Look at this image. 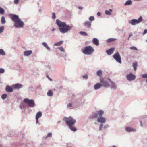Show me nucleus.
Masks as SVG:
<instances>
[{"label": "nucleus", "mask_w": 147, "mask_h": 147, "mask_svg": "<svg viewBox=\"0 0 147 147\" xmlns=\"http://www.w3.org/2000/svg\"><path fill=\"white\" fill-rule=\"evenodd\" d=\"M56 23L59 27V29L61 33L65 34L67 33L69 30L72 28L71 26L67 25L66 22H62L59 19H57Z\"/></svg>", "instance_id": "nucleus-1"}, {"label": "nucleus", "mask_w": 147, "mask_h": 147, "mask_svg": "<svg viewBox=\"0 0 147 147\" xmlns=\"http://www.w3.org/2000/svg\"><path fill=\"white\" fill-rule=\"evenodd\" d=\"M11 19L14 22V26L16 28H22L24 25V22L22 21L18 15H11Z\"/></svg>", "instance_id": "nucleus-2"}, {"label": "nucleus", "mask_w": 147, "mask_h": 147, "mask_svg": "<svg viewBox=\"0 0 147 147\" xmlns=\"http://www.w3.org/2000/svg\"><path fill=\"white\" fill-rule=\"evenodd\" d=\"M139 122L141 127L146 128L147 127V115L141 116L139 118Z\"/></svg>", "instance_id": "nucleus-3"}, {"label": "nucleus", "mask_w": 147, "mask_h": 147, "mask_svg": "<svg viewBox=\"0 0 147 147\" xmlns=\"http://www.w3.org/2000/svg\"><path fill=\"white\" fill-rule=\"evenodd\" d=\"M63 120L65 122L66 124L68 127L73 125L76 122V120L71 116L68 117H65Z\"/></svg>", "instance_id": "nucleus-4"}, {"label": "nucleus", "mask_w": 147, "mask_h": 147, "mask_svg": "<svg viewBox=\"0 0 147 147\" xmlns=\"http://www.w3.org/2000/svg\"><path fill=\"white\" fill-rule=\"evenodd\" d=\"M94 49L90 45L86 47L82 51L83 53L86 55H91L94 52Z\"/></svg>", "instance_id": "nucleus-5"}, {"label": "nucleus", "mask_w": 147, "mask_h": 147, "mask_svg": "<svg viewBox=\"0 0 147 147\" xmlns=\"http://www.w3.org/2000/svg\"><path fill=\"white\" fill-rule=\"evenodd\" d=\"M104 111L102 110H100L97 111V112H92L89 116L88 118L89 119H94L97 118L98 116L103 115Z\"/></svg>", "instance_id": "nucleus-6"}, {"label": "nucleus", "mask_w": 147, "mask_h": 147, "mask_svg": "<svg viewBox=\"0 0 147 147\" xmlns=\"http://www.w3.org/2000/svg\"><path fill=\"white\" fill-rule=\"evenodd\" d=\"M142 20V17L140 16L139 18L137 19H132L128 21L129 23L131 24L132 26H135L136 24L140 23Z\"/></svg>", "instance_id": "nucleus-7"}, {"label": "nucleus", "mask_w": 147, "mask_h": 147, "mask_svg": "<svg viewBox=\"0 0 147 147\" xmlns=\"http://www.w3.org/2000/svg\"><path fill=\"white\" fill-rule=\"evenodd\" d=\"M23 102L27 104L30 107H33L35 105L34 101L33 99L26 98L24 100Z\"/></svg>", "instance_id": "nucleus-8"}, {"label": "nucleus", "mask_w": 147, "mask_h": 147, "mask_svg": "<svg viewBox=\"0 0 147 147\" xmlns=\"http://www.w3.org/2000/svg\"><path fill=\"white\" fill-rule=\"evenodd\" d=\"M113 57L116 61L119 63L121 64L122 63L120 55L118 52L115 53L113 56Z\"/></svg>", "instance_id": "nucleus-9"}, {"label": "nucleus", "mask_w": 147, "mask_h": 147, "mask_svg": "<svg viewBox=\"0 0 147 147\" xmlns=\"http://www.w3.org/2000/svg\"><path fill=\"white\" fill-rule=\"evenodd\" d=\"M127 79L130 81L134 80L136 79V76L132 73H130L126 76Z\"/></svg>", "instance_id": "nucleus-10"}, {"label": "nucleus", "mask_w": 147, "mask_h": 147, "mask_svg": "<svg viewBox=\"0 0 147 147\" xmlns=\"http://www.w3.org/2000/svg\"><path fill=\"white\" fill-rule=\"evenodd\" d=\"M100 82L102 84V86L105 87H108L110 86V85L108 83L107 81L105 80L103 78L100 79Z\"/></svg>", "instance_id": "nucleus-11"}, {"label": "nucleus", "mask_w": 147, "mask_h": 147, "mask_svg": "<svg viewBox=\"0 0 147 147\" xmlns=\"http://www.w3.org/2000/svg\"><path fill=\"white\" fill-rule=\"evenodd\" d=\"M102 115L98 116L97 119V122L100 123H105L106 121V120L105 118L102 116Z\"/></svg>", "instance_id": "nucleus-12"}, {"label": "nucleus", "mask_w": 147, "mask_h": 147, "mask_svg": "<svg viewBox=\"0 0 147 147\" xmlns=\"http://www.w3.org/2000/svg\"><path fill=\"white\" fill-rule=\"evenodd\" d=\"M12 86L14 89H20L23 87V85L20 83H16L13 85Z\"/></svg>", "instance_id": "nucleus-13"}, {"label": "nucleus", "mask_w": 147, "mask_h": 147, "mask_svg": "<svg viewBox=\"0 0 147 147\" xmlns=\"http://www.w3.org/2000/svg\"><path fill=\"white\" fill-rule=\"evenodd\" d=\"M91 22L89 21H85L83 24L84 26L88 28H90L91 26Z\"/></svg>", "instance_id": "nucleus-14"}, {"label": "nucleus", "mask_w": 147, "mask_h": 147, "mask_svg": "<svg viewBox=\"0 0 147 147\" xmlns=\"http://www.w3.org/2000/svg\"><path fill=\"white\" fill-rule=\"evenodd\" d=\"M125 129L126 131L128 132H134L136 131L135 129L130 127H126Z\"/></svg>", "instance_id": "nucleus-15"}, {"label": "nucleus", "mask_w": 147, "mask_h": 147, "mask_svg": "<svg viewBox=\"0 0 147 147\" xmlns=\"http://www.w3.org/2000/svg\"><path fill=\"white\" fill-rule=\"evenodd\" d=\"M114 50V48L112 47L110 49H109L106 50V52L107 54V55H111L113 53Z\"/></svg>", "instance_id": "nucleus-16"}, {"label": "nucleus", "mask_w": 147, "mask_h": 147, "mask_svg": "<svg viewBox=\"0 0 147 147\" xmlns=\"http://www.w3.org/2000/svg\"><path fill=\"white\" fill-rule=\"evenodd\" d=\"M102 86V84L100 83H97L95 84L94 88L95 90H97L100 89Z\"/></svg>", "instance_id": "nucleus-17"}, {"label": "nucleus", "mask_w": 147, "mask_h": 147, "mask_svg": "<svg viewBox=\"0 0 147 147\" xmlns=\"http://www.w3.org/2000/svg\"><path fill=\"white\" fill-rule=\"evenodd\" d=\"M5 90L8 92H11L13 91V88L9 85H7L5 88Z\"/></svg>", "instance_id": "nucleus-18"}, {"label": "nucleus", "mask_w": 147, "mask_h": 147, "mask_svg": "<svg viewBox=\"0 0 147 147\" xmlns=\"http://www.w3.org/2000/svg\"><path fill=\"white\" fill-rule=\"evenodd\" d=\"M109 81L111 83V88L112 89H115L116 88V87L113 82L110 79H108Z\"/></svg>", "instance_id": "nucleus-19"}, {"label": "nucleus", "mask_w": 147, "mask_h": 147, "mask_svg": "<svg viewBox=\"0 0 147 147\" xmlns=\"http://www.w3.org/2000/svg\"><path fill=\"white\" fill-rule=\"evenodd\" d=\"M92 43L94 44L96 46H98L99 45V40L97 38H94L93 39Z\"/></svg>", "instance_id": "nucleus-20"}, {"label": "nucleus", "mask_w": 147, "mask_h": 147, "mask_svg": "<svg viewBox=\"0 0 147 147\" xmlns=\"http://www.w3.org/2000/svg\"><path fill=\"white\" fill-rule=\"evenodd\" d=\"M32 51L31 50L26 51L24 52V54L25 56H27L31 54Z\"/></svg>", "instance_id": "nucleus-21"}, {"label": "nucleus", "mask_w": 147, "mask_h": 147, "mask_svg": "<svg viewBox=\"0 0 147 147\" xmlns=\"http://www.w3.org/2000/svg\"><path fill=\"white\" fill-rule=\"evenodd\" d=\"M42 45L47 50L49 51L50 50V48L49 46L45 42H43L42 43Z\"/></svg>", "instance_id": "nucleus-22"}, {"label": "nucleus", "mask_w": 147, "mask_h": 147, "mask_svg": "<svg viewBox=\"0 0 147 147\" xmlns=\"http://www.w3.org/2000/svg\"><path fill=\"white\" fill-rule=\"evenodd\" d=\"M68 127L71 131L73 132H76L77 130L76 128L73 125Z\"/></svg>", "instance_id": "nucleus-23"}, {"label": "nucleus", "mask_w": 147, "mask_h": 147, "mask_svg": "<svg viewBox=\"0 0 147 147\" xmlns=\"http://www.w3.org/2000/svg\"><path fill=\"white\" fill-rule=\"evenodd\" d=\"M74 108V105L71 103H69L67 105V108L70 109H73Z\"/></svg>", "instance_id": "nucleus-24"}, {"label": "nucleus", "mask_w": 147, "mask_h": 147, "mask_svg": "<svg viewBox=\"0 0 147 147\" xmlns=\"http://www.w3.org/2000/svg\"><path fill=\"white\" fill-rule=\"evenodd\" d=\"M132 2L131 0H128L126 2L124 5L125 6H127V5H132Z\"/></svg>", "instance_id": "nucleus-25"}, {"label": "nucleus", "mask_w": 147, "mask_h": 147, "mask_svg": "<svg viewBox=\"0 0 147 147\" xmlns=\"http://www.w3.org/2000/svg\"><path fill=\"white\" fill-rule=\"evenodd\" d=\"M63 41H60L59 42H57L56 43H55L53 44V46H60L63 43Z\"/></svg>", "instance_id": "nucleus-26"}, {"label": "nucleus", "mask_w": 147, "mask_h": 147, "mask_svg": "<svg viewBox=\"0 0 147 147\" xmlns=\"http://www.w3.org/2000/svg\"><path fill=\"white\" fill-rule=\"evenodd\" d=\"M42 113L40 111H39L37 113L36 115V118L38 119L42 116Z\"/></svg>", "instance_id": "nucleus-27"}, {"label": "nucleus", "mask_w": 147, "mask_h": 147, "mask_svg": "<svg viewBox=\"0 0 147 147\" xmlns=\"http://www.w3.org/2000/svg\"><path fill=\"white\" fill-rule=\"evenodd\" d=\"M96 74L97 76L99 77H101L102 76V71L100 70H99L98 71L96 72Z\"/></svg>", "instance_id": "nucleus-28"}, {"label": "nucleus", "mask_w": 147, "mask_h": 147, "mask_svg": "<svg viewBox=\"0 0 147 147\" xmlns=\"http://www.w3.org/2000/svg\"><path fill=\"white\" fill-rule=\"evenodd\" d=\"M1 22L2 24H4L6 23L5 19L4 16H2L1 17Z\"/></svg>", "instance_id": "nucleus-29"}, {"label": "nucleus", "mask_w": 147, "mask_h": 147, "mask_svg": "<svg viewBox=\"0 0 147 147\" xmlns=\"http://www.w3.org/2000/svg\"><path fill=\"white\" fill-rule=\"evenodd\" d=\"M132 66L133 67L134 70L136 71L137 69V67L138 66L137 63V62H134L133 63Z\"/></svg>", "instance_id": "nucleus-30"}, {"label": "nucleus", "mask_w": 147, "mask_h": 147, "mask_svg": "<svg viewBox=\"0 0 147 147\" xmlns=\"http://www.w3.org/2000/svg\"><path fill=\"white\" fill-rule=\"evenodd\" d=\"M116 40V38H110L107 40V42L108 43H110Z\"/></svg>", "instance_id": "nucleus-31"}, {"label": "nucleus", "mask_w": 147, "mask_h": 147, "mask_svg": "<svg viewBox=\"0 0 147 147\" xmlns=\"http://www.w3.org/2000/svg\"><path fill=\"white\" fill-rule=\"evenodd\" d=\"M103 123H100L99 125V131H101L104 129V125Z\"/></svg>", "instance_id": "nucleus-32"}, {"label": "nucleus", "mask_w": 147, "mask_h": 147, "mask_svg": "<svg viewBox=\"0 0 147 147\" xmlns=\"http://www.w3.org/2000/svg\"><path fill=\"white\" fill-rule=\"evenodd\" d=\"M47 95L49 96H52L53 95V93L52 91L51 90H49L47 93Z\"/></svg>", "instance_id": "nucleus-33"}, {"label": "nucleus", "mask_w": 147, "mask_h": 147, "mask_svg": "<svg viewBox=\"0 0 147 147\" xmlns=\"http://www.w3.org/2000/svg\"><path fill=\"white\" fill-rule=\"evenodd\" d=\"M79 33L80 35L82 36H87L88 35V34L86 32L84 31H80Z\"/></svg>", "instance_id": "nucleus-34"}, {"label": "nucleus", "mask_w": 147, "mask_h": 147, "mask_svg": "<svg viewBox=\"0 0 147 147\" xmlns=\"http://www.w3.org/2000/svg\"><path fill=\"white\" fill-rule=\"evenodd\" d=\"M52 136V133L51 132L49 133L45 137V139H46L48 137H51Z\"/></svg>", "instance_id": "nucleus-35"}, {"label": "nucleus", "mask_w": 147, "mask_h": 147, "mask_svg": "<svg viewBox=\"0 0 147 147\" xmlns=\"http://www.w3.org/2000/svg\"><path fill=\"white\" fill-rule=\"evenodd\" d=\"M0 55H5V53L4 50L2 49H0Z\"/></svg>", "instance_id": "nucleus-36"}, {"label": "nucleus", "mask_w": 147, "mask_h": 147, "mask_svg": "<svg viewBox=\"0 0 147 147\" xmlns=\"http://www.w3.org/2000/svg\"><path fill=\"white\" fill-rule=\"evenodd\" d=\"M5 12V10L2 8L0 7V14L1 15L3 14Z\"/></svg>", "instance_id": "nucleus-37"}, {"label": "nucleus", "mask_w": 147, "mask_h": 147, "mask_svg": "<svg viewBox=\"0 0 147 147\" xmlns=\"http://www.w3.org/2000/svg\"><path fill=\"white\" fill-rule=\"evenodd\" d=\"M26 105L24 104H22L20 105V108L22 109H24L26 107Z\"/></svg>", "instance_id": "nucleus-38"}, {"label": "nucleus", "mask_w": 147, "mask_h": 147, "mask_svg": "<svg viewBox=\"0 0 147 147\" xmlns=\"http://www.w3.org/2000/svg\"><path fill=\"white\" fill-rule=\"evenodd\" d=\"M7 97V95L6 94H3L1 96V98L3 100H5Z\"/></svg>", "instance_id": "nucleus-39"}, {"label": "nucleus", "mask_w": 147, "mask_h": 147, "mask_svg": "<svg viewBox=\"0 0 147 147\" xmlns=\"http://www.w3.org/2000/svg\"><path fill=\"white\" fill-rule=\"evenodd\" d=\"M89 20L90 22L93 21L94 20V17L93 16H91L89 18Z\"/></svg>", "instance_id": "nucleus-40"}, {"label": "nucleus", "mask_w": 147, "mask_h": 147, "mask_svg": "<svg viewBox=\"0 0 147 147\" xmlns=\"http://www.w3.org/2000/svg\"><path fill=\"white\" fill-rule=\"evenodd\" d=\"M59 49L62 52H64L65 51V49L63 47L61 46L59 47Z\"/></svg>", "instance_id": "nucleus-41"}, {"label": "nucleus", "mask_w": 147, "mask_h": 147, "mask_svg": "<svg viewBox=\"0 0 147 147\" xmlns=\"http://www.w3.org/2000/svg\"><path fill=\"white\" fill-rule=\"evenodd\" d=\"M105 13L107 15H109L111 14V12L108 10H105Z\"/></svg>", "instance_id": "nucleus-42"}, {"label": "nucleus", "mask_w": 147, "mask_h": 147, "mask_svg": "<svg viewBox=\"0 0 147 147\" xmlns=\"http://www.w3.org/2000/svg\"><path fill=\"white\" fill-rule=\"evenodd\" d=\"M4 30V27L1 26L0 27V33H2L3 31Z\"/></svg>", "instance_id": "nucleus-43"}, {"label": "nucleus", "mask_w": 147, "mask_h": 147, "mask_svg": "<svg viewBox=\"0 0 147 147\" xmlns=\"http://www.w3.org/2000/svg\"><path fill=\"white\" fill-rule=\"evenodd\" d=\"M130 49L132 50H137L138 49L136 47L134 46H131L130 47Z\"/></svg>", "instance_id": "nucleus-44"}, {"label": "nucleus", "mask_w": 147, "mask_h": 147, "mask_svg": "<svg viewBox=\"0 0 147 147\" xmlns=\"http://www.w3.org/2000/svg\"><path fill=\"white\" fill-rule=\"evenodd\" d=\"M142 77L144 78H147L146 82L147 83V74H143L142 75Z\"/></svg>", "instance_id": "nucleus-45"}, {"label": "nucleus", "mask_w": 147, "mask_h": 147, "mask_svg": "<svg viewBox=\"0 0 147 147\" xmlns=\"http://www.w3.org/2000/svg\"><path fill=\"white\" fill-rule=\"evenodd\" d=\"M83 78L85 79H88V75L87 74H86L82 76Z\"/></svg>", "instance_id": "nucleus-46"}, {"label": "nucleus", "mask_w": 147, "mask_h": 147, "mask_svg": "<svg viewBox=\"0 0 147 147\" xmlns=\"http://www.w3.org/2000/svg\"><path fill=\"white\" fill-rule=\"evenodd\" d=\"M5 72V70L3 68H0V74H3Z\"/></svg>", "instance_id": "nucleus-47"}, {"label": "nucleus", "mask_w": 147, "mask_h": 147, "mask_svg": "<svg viewBox=\"0 0 147 147\" xmlns=\"http://www.w3.org/2000/svg\"><path fill=\"white\" fill-rule=\"evenodd\" d=\"M56 18V15L55 13H52V18L53 19H55Z\"/></svg>", "instance_id": "nucleus-48"}, {"label": "nucleus", "mask_w": 147, "mask_h": 147, "mask_svg": "<svg viewBox=\"0 0 147 147\" xmlns=\"http://www.w3.org/2000/svg\"><path fill=\"white\" fill-rule=\"evenodd\" d=\"M146 33H147V29H146L144 30V31L142 34V35H144Z\"/></svg>", "instance_id": "nucleus-49"}, {"label": "nucleus", "mask_w": 147, "mask_h": 147, "mask_svg": "<svg viewBox=\"0 0 147 147\" xmlns=\"http://www.w3.org/2000/svg\"><path fill=\"white\" fill-rule=\"evenodd\" d=\"M19 0H14V3L16 4H18L19 3Z\"/></svg>", "instance_id": "nucleus-50"}, {"label": "nucleus", "mask_w": 147, "mask_h": 147, "mask_svg": "<svg viewBox=\"0 0 147 147\" xmlns=\"http://www.w3.org/2000/svg\"><path fill=\"white\" fill-rule=\"evenodd\" d=\"M109 127V126L107 124L105 125H104V129H105L106 128H108Z\"/></svg>", "instance_id": "nucleus-51"}, {"label": "nucleus", "mask_w": 147, "mask_h": 147, "mask_svg": "<svg viewBox=\"0 0 147 147\" xmlns=\"http://www.w3.org/2000/svg\"><path fill=\"white\" fill-rule=\"evenodd\" d=\"M67 147H72V146L71 144H67Z\"/></svg>", "instance_id": "nucleus-52"}, {"label": "nucleus", "mask_w": 147, "mask_h": 147, "mask_svg": "<svg viewBox=\"0 0 147 147\" xmlns=\"http://www.w3.org/2000/svg\"><path fill=\"white\" fill-rule=\"evenodd\" d=\"M47 78H48V79L49 80H50V81H52V80L51 78H50L49 77V76L48 75H47Z\"/></svg>", "instance_id": "nucleus-53"}, {"label": "nucleus", "mask_w": 147, "mask_h": 147, "mask_svg": "<svg viewBox=\"0 0 147 147\" xmlns=\"http://www.w3.org/2000/svg\"><path fill=\"white\" fill-rule=\"evenodd\" d=\"M36 124H39V125H40V123H38V119H37V118H36Z\"/></svg>", "instance_id": "nucleus-54"}, {"label": "nucleus", "mask_w": 147, "mask_h": 147, "mask_svg": "<svg viewBox=\"0 0 147 147\" xmlns=\"http://www.w3.org/2000/svg\"><path fill=\"white\" fill-rule=\"evenodd\" d=\"M56 30V29L55 28H53L51 30V31L52 32H53V31H54L55 30Z\"/></svg>", "instance_id": "nucleus-55"}, {"label": "nucleus", "mask_w": 147, "mask_h": 147, "mask_svg": "<svg viewBox=\"0 0 147 147\" xmlns=\"http://www.w3.org/2000/svg\"><path fill=\"white\" fill-rule=\"evenodd\" d=\"M132 35H133V34H132V33H130L129 34V38H130V37H131V36H132Z\"/></svg>", "instance_id": "nucleus-56"}, {"label": "nucleus", "mask_w": 147, "mask_h": 147, "mask_svg": "<svg viewBox=\"0 0 147 147\" xmlns=\"http://www.w3.org/2000/svg\"><path fill=\"white\" fill-rule=\"evenodd\" d=\"M78 8L80 9H83V7L81 6L78 7Z\"/></svg>", "instance_id": "nucleus-57"}, {"label": "nucleus", "mask_w": 147, "mask_h": 147, "mask_svg": "<svg viewBox=\"0 0 147 147\" xmlns=\"http://www.w3.org/2000/svg\"><path fill=\"white\" fill-rule=\"evenodd\" d=\"M97 15L98 16H100L101 15V13L100 12H98L97 13Z\"/></svg>", "instance_id": "nucleus-58"}, {"label": "nucleus", "mask_w": 147, "mask_h": 147, "mask_svg": "<svg viewBox=\"0 0 147 147\" xmlns=\"http://www.w3.org/2000/svg\"><path fill=\"white\" fill-rule=\"evenodd\" d=\"M109 11H110V12H112V10L111 9H109Z\"/></svg>", "instance_id": "nucleus-59"}, {"label": "nucleus", "mask_w": 147, "mask_h": 147, "mask_svg": "<svg viewBox=\"0 0 147 147\" xmlns=\"http://www.w3.org/2000/svg\"><path fill=\"white\" fill-rule=\"evenodd\" d=\"M60 122V121H58V123H59Z\"/></svg>", "instance_id": "nucleus-60"}, {"label": "nucleus", "mask_w": 147, "mask_h": 147, "mask_svg": "<svg viewBox=\"0 0 147 147\" xmlns=\"http://www.w3.org/2000/svg\"><path fill=\"white\" fill-rule=\"evenodd\" d=\"M129 38H128V40H129Z\"/></svg>", "instance_id": "nucleus-61"}, {"label": "nucleus", "mask_w": 147, "mask_h": 147, "mask_svg": "<svg viewBox=\"0 0 147 147\" xmlns=\"http://www.w3.org/2000/svg\"><path fill=\"white\" fill-rule=\"evenodd\" d=\"M146 41L147 42V39L146 40Z\"/></svg>", "instance_id": "nucleus-62"}]
</instances>
